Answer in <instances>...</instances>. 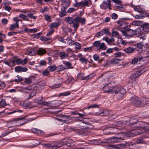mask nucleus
Segmentation results:
<instances>
[{"mask_svg": "<svg viewBox=\"0 0 149 149\" xmlns=\"http://www.w3.org/2000/svg\"><path fill=\"white\" fill-rule=\"evenodd\" d=\"M110 129L111 131L110 132V133L113 134H117L120 131V129L115 126L110 127Z\"/></svg>", "mask_w": 149, "mask_h": 149, "instance_id": "6ab92c4d", "label": "nucleus"}, {"mask_svg": "<svg viewBox=\"0 0 149 149\" xmlns=\"http://www.w3.org/2000/svg\"><path fill=\"white\" fill-rule=\"evenodd\" d=\"M103 65L104 66H108L111 65V64H110V61H109L108 60L104 61Z\"/></svg>", "mask_w": 149, "mask_h": 149, "instance_id": "603ef678", "label": "nucleus"}, {"mask_svg": "<svg viewBox=\"0 0 149 149\" xmlns=\"http://www.w3.org/2000/svg\"><path fill=\"white\" fill-rule=\"evenodd\" d=\"M46 50L43 48H40L36 51V53L38 55L42 56L46 53Z\"/></svg>", "mask_w": 149, "mask_h": 149, "instance_id": "2eb2a0df", "label": "nucleus"}, {"mask_svg": "<svg viewBox=\"0 0 149 149\" xmlns=\"http://www.w3.org/2000/svg\"><path fill=\"white\" fill-rule=\"evenodd\" d=\"M103 34L102 32L101 31L100 32H97L95 35V37L98 38L99 37L101 36H103Z\"/></svg>", "mask_w": 149, "mask_h": 149, "instance_id": "8fccbe9b", "label": "nucleus"}, {"mask_svg": "<svg viewBox=\"0 0 149 149\" xmlns=\"http://www.w3.org/2000/svg\"><path fill=\"white\" fill-rule=\"evenodd\" d=\"M88 144L91 145H97L98 143L97 141L96 140H89L88 141Z\"/></svg>", "mask_w": 149, "mask_h": 149, "instance_id": "58836bf2", "label": "nucleus"}, {"mask_svg": "<svg viewBox=\"0 0 149 149\" xmlns=\"http://www.w3.org/2000/svg\"><path fill=\"white\" fill-rule=\"evenodd\" d=\"M136 125V127L138 128L137 130H133V131H136V134H141L144 132L149 131V124L143 121H139ZM132 131V130L131 132Z\"/></svg>", "mask_w": 149, "mask_h": 149, "instance_id": "7ed1b4c3", "label": "nucleus"}, {"mask_svg": "<svg viewBox=\"0 0 149 149\" xmlns=\"http://www.w3.org/2000/svg\"><path fill=\"white\" fill-rule=\"evenodd\" d=\"M26 116H25L23 118H19L17 119H14L11 121V122L12 123L14 122H16L17 121L21 120L24 119L26 117Z\"/></svg>", "mask_w": 149, "mask_h": 149, "instance_id": "37998d69", "label": "nucleus"}, {"mask_svg": "<svg viewBox=\"0 0 149 149\" xmlns=\"http://www.w3.org/2000/svg\"><path fill=\"white\" fill-rule=\"evenodd\" d=\"M143 30L146 32H149V24H146L144 25Z\"/></svg>", "mask_w": 149, "mask_h": 149, "instance_id": "f704fd0d", "label": "nucleus"}, {"mask_svg": "<svg viewBox=\"0 0 149 149\" xmlns=\"http://www.w3.org/2000/svg\"><path fill=\"white\" fill-rule=\"evenodd\" d=\"M19 26L18 21L17 20L16 21L15 24H12L10 25V30L11 31L13 29H15L16 27L18 28Z\"/></svg>", "mask_w": 149, "mask_h": 149, "instance_id": "cd10ccee", "label": "nucleus"}, {"mask_svg": "<svg viewBox=\"0 0 149 149\" xmlns=\"http://www.w3.org/2000/svg\"><path fill=\"white\" fill-rule=\"evenodd\" d=\"M59 134L58 133L52 132L45 134L44 136L45 137H48L50 136H52L54 135H58Z\"/></svg>", "mask_w": 149, "mask_h": 149, "instance_id": "2f4dec72", "label": "nucleus"}, {"mask_svg": "<svg viewBox=\"0 0 149 149\" xmlns=\"http://www.w3.org/2000/svg\"><path fill=\"white\" fill-rule=\"evenodd\" d=\"M109 114V111L107 110H103L102 112L99 114L101 116H107Z\"/></svg>", "mask_w": 149, "mask_h": 149, "instance_id": "7c9ffc66", "label": "nucleus"}, {"mask_svg": "<svg viewBox=\"0 0 149 149\" xmlns=\"http://www.w3.org/2000/svg\"><path fill=\"white\" fill-rule=\"evenodd\" d=\"M40 104H42L43 105H47L49 106L50 105V103L48 102H42L39 103Z\"/></svg>", "mask_w": 149, "mask_h": 149, "instance_id": "0e129e2a", "label": "nucleus"}, {"mask_svg": "<svg viewBox=\"0 0 149 149\" xmlns=\"http://www.w3.org/2000/svg\"><path fill=\"white\" fill-rule=\"evenodd\" d=\"M5 87V84L3 82L0 81V89H2Z\"/></svg>", "mask_w": 149, "mask_h": 149, "instance_id": "13d9d810", "label": "nucleus"}, {"mask_svg": "<svg viewBox=\"0 0 149 149\" xmlns=\"http://www.w3.org/2000/svg\"><path fill=\"white\" fill-rule=\"evenodd\" d=\"M118 17L117 14L115 13H113L111 15L112 18L114 19H116L118 18Z\"/></svg>", "mask_w": 149, "mask_h": 149, "instance_id": "338daca9", "label": "nucleus"}, {"mask_svg": "<svg viewBox=\"0 0 149 149\" xmlns=\"http://www.w3.org/2000/svg\"><path fill=\"white\" fill-rule=\"evenodd\" d=\"M71 93L70 91H67L66 92H65L63 93H62L60 94L61 95H63L64 96H67L70 95Z\"/></svg>", "mask_w": 149, "mask_h": 149, "instance_id": "052dcab7", "label": "nucleus"}, {"mask_svg": "<svg viewBox=\"0 0 149 149\" xmlns=\"http://www.w3.org/2000/svg\"><path fill=\"white\" fill-rule=\"evenodd\" d=\"M118 146V149H124L125 148L128 147L129 145V144L126 143L125 144H121L117 145Z\"/></svg>", "mask_w": 149, "mask_h": 149, "instance_id": "b1692460", "label": "nucleus"}, {"mask_svg": "<svg viewBox=\"0 0 149 149\" xmlns=\"http://www.w3.org/2000/svg\"><path fill=\"white\" fill-rule=\"evenodd\" d=\"M75 48L79 49L81 48V45L80 43L78 42H76L75 43Z\"/></svg>", "mask_w": 149, "mask_h": 149, "instance_id": "09e8293b", "label": "nucleus"}, {"mask_svg": "<svg viewBox=\"0 0 149 149\" xmlns=\"http://www.w3.org/2000/svg\"><path fill=\"white\" fill-rule=\"evenodd\" d=\"M140 22L139 21L136 20L132 22V24L135 26L139 25L140 24Z\"/></svg>", "mask_w": 149, "mask_h": 149, "instance_id": "e2e57ef3", "label": "nucleus"}, {"mask_svg": "<svg viewBox=\"0 0 149 149\" xmlns=\"http://www.w3.org/2000/svg\"><path fill=\"white\" fill-rule=\"evenodd\" d=\"M59 56L60 57V59H63L69 57V55L68 53H65V52H62L59 53Z\"/></svg>", "mask_w": 149, "mask_h": 149, "instance_id": "412c9836", "label": "nucleus"}, {"mask_svg": "<svg viewBox=\"0 0 149 149\" xmlns=\"http://www.w3.org/2000/svg\"><path fill=\"white\" fill-rule=\"evenodd\" d=\"M112 34L113 36H118L119 35L118 32V31H113L112 33Z\"/></svg>", "mask_w": 149, "mask_h": 149, "instance_id": "680f3d73", "label": "nucleus"}, {"mask_svg": "<svg viewBox=\"0 0 149 149\" xmlns=\"http://www.w3.org/2000/svg\"><path fill=\"white\" fill-rule=\"evenodd\" d=\"M22 81V78H20L19 79H15L14 80H12L10 81V82H18Z\"/></svg>", "mask_w": 149, "mask_h": 149, "instance_id": "6e6d98bb", "label": "nucleus"}, {"mask_svg": "<svg viewBox=\"0 0 149 149\" xmlns=\"http://www.w3.org/2000/svg\"><path fill=\"white\" fill-rule=\"evenodd\" d=\"M103 40H105L109 45L114 44L113 42L114 41V39L112 37H111L110 39H109L108 37H104L103 38Z\"/></svg>", "mask_w": 149, "mask_h": 149, "instance_id": "4468645a", "label": "nucleus"}, {"mask_svg": "<svg viewBox=\"0 0 149 149\" xmlns=\"http://www.w3.org/2000/svg\"><path fill=\"white\" fill-rule=\"evenodd\" d=\"M63 63L65 65L66 69L73 68V67L72 66V64L69 61H63Z\"/></svg>", "mask_w": 149, "mask_h": 149, "instance_id": "4be33fe9", "label": "nucleus"}, {"mask_svg": "<svg viewBox=\"0 0 149 149\" xmlns=\"http://www.w3.org/2000/svg\"><path fill=\"white\" fill-rule=\"evenodd\" d=\"M46 62L45 60H41V61L40 63L39 64L40 65H46Z\"/></svg>", "mask_w": 149, "mask_h": 149, "instance_id": "69168bd1", "label": "nucleus"}, {"mask_svg": "<svg viewBox=\"0 0 149 149\" xmlns=\"http://www.w3.org/2000/svg\"><path fill=\"white\" fill-rule=\"evenodd\" d=\"M126 137V136L125 133H118L116 136L113 137L109 138V140L111 143H113L120 142L121 140H123Z\"/></svg>", "mask_w": 149, "mask_h": 149, "instance_id": "20e7f679", "label": "nucleus"}, {"mask_svg": "<svg viewBox=\"0 0 149 149\" xmlns=\"http://www.w3.org/2000/svg\"><path fill=\"white\" fill-rule=\"evenodd\" d=\"M79 60L82 63L85 62L86 64H87V63L88 60L87 59L84 57H81L80 58Z\"/></svg>", "mask_w": 149, "mask_h": 149, "instance_id": "c03bdc74", "label": "nucleus"}, {"mask_svg": "<svg viewBox=\"0 0 149 149\" xmlns=\"http://www.w3.org/2000/svg\"><path fill=\"white\" fill-rule=\"evenodd\" d=\"M40 39L41 40L45 41H47L49 40H50L52 39V38L51 37L48 38H46L45 37L42 36L40 38Z\"/></svg>", "mask_w": 149, "mask_h": 149, "instance_id": "4c0bfd02", "label": "nucleus"}, {"mask_svg": "<svg viewBox=\"0 0 149 149\" xmlns=\"http://www.w3.org/2000/svg\"><path fill=\"white\" fill-rule=\"evenodd\" d=\"M65 8H63V9L62 8L61 11L59 14V15L61 17H63L66 15V12Z\"/></svg>", "mask_w": 149, "mask_h": 149, "instance_id": "473e14b6", "label": "nucleus"}, {"mask_svg": "<svg viewBox=\"0 0 149 149\" xmlns=\"http://www.w3.org/2000/svg\"><path fill=\"white\" fill-rule=\"evenodd\" d=\"M135 48L129 47L124 49V51L127 54H130L133 53L135 49Z\"/></svg>", "mask_w": 149, "mask_h": 149, "instance_id": "aec40b11", "label": "nucleus"}, {"mask_svg": "<svg viewBox=\"0 0 149 149\" xmlns=\"http://www.w3.org/2000/svg\"><path fill=\"white\" fill-rule=\"evenodd\" d=\"M19 17L23 19L24 20L28 21H29V20L28 18L27 15H24L23 14H22L19 15Z\"/></svg>", "mask_w": 149, "mask_h": 149, "instance_id": "72a5a7b5", "label": "nucleus"}, {"mask_svg": "<svg viewBox=\"0 0 149 149\" xmlns=\"http://www.w3.org/2000/svg\"><path fill=\"white\" fill-rule=\"evenodd\" d=\"M120 61V60L118 58H114L110 60V64L111 65L118 64L119 63Z\"/></svg>", "mask_w": 149, "mask_h": 149, "instance_id": "5701e85b", "label": "nucleus"}, {"mask_svg": "<svg viewBox=\"0 0 149 149\" xmlns=\"http://www.w3.org/2000/svg\"><path fill=\"white\" fill-rule=\"evenodd\" d=\"M80 2L81 6L82 7H89L92 4L91 0H86L84 1H82Z\"/></svg>", "mask_w": 149, "mask_h": 149, "instance_id": "ddd939ff", "label": "nucleus"}, {"mask_svg": "<svg viewBox=\"0 0 149 149\" xmlns=\"http://www.w3.org/2000/svg\"><path fill=\"white\" fill-rule=\"evenodd\" d=\"M67 128L69 130V131H70L79 132L80 134L85 135V132L86 131V130L84 129L79 130L74 127H72L69 126Z\"/></svg>", "mask_w": 149, "mask_h": 149, "instance_id": "6e6552de", "label": "nucleus"}, {"mask_svg": "<svg viewBox=\"0 0 149 149\" xmlns=\"http://www.w3.org/2000/svg\"><path fill=\"white\" fill-rule=\"evenodd\" d=\"M49 8L47 7H45L44 8H41L40 10V11L41 13H43L45 11H48Z\"/></svg>", "mask_w": 149, "mask_h": 149, "instance_id": "5fc2aeb1", "label": "nucleus"}, {"mask_svg": "<svg viewBox=\"0 0 149 149\" xmlns=\"http://www.w3.org/2000/svg\"><path fill=\"white\" fill-rule=\"evenodd\" d=\"M65 37V36H64L63 37H59L58 38V40L61 42H62L63 43H65L66 41L64 40V37Z\"/></svg>", "mask_w": 149, "mask_h": 149, "instance_id": "864d4df0", "label": "nucleus"}, {"mask_svg": "<svg viewBox=\"0 0 149 149\" xmlns=\"http://www.w3.org/2000/svg\"><path fill=\"white\" fill-rule=\"evenodd\" d=\"M118 26L120 27L125 28L126 26V23L125 21L121 19L117 22Z\"/></svg>", "mask_w": 149, "mask_h": 149, "instance_id": "f3484780", "label": "nucleus"}, {"mask_svg": "<svg viewBox=\"0 0 149 149\" xmlns=\"http://www.w3.org/2000/svg\"><path fill=\"white\" fill-rule=\"evenodd\" d=\"M22 12L25 13H26V15L28 17H29L30 18H32L34 19H36V16H33V14L30 13L29 11L25 10L22 11Z\"/></svg>", "mask_w": 149, "mask_h": 149, "instance_id": "a211bd4d", "label": "nucleus"}, {"mask_svg": "<svg viewBox=\"0 0 149 149\" xmlns=\"http://www.w3.org/2000/svg\"><path fill=\"white\" fill-rule=\"evenodd\" d=\"M130 100L132 103L135 106L137 107L141 106V100L137 96L133 97Z\"/></svg>", "mask_w": 149, "mask_h": 149, "instance_id": "0eeeda50", "label": "nucleus"}, {"mask_svg": "<svg viewBox=\"0 0 149 149\" xmlns=\"http://www.w3.org/2000/svg\"><path fill=\"white\" fill-rule=\"evenodd\" d=\"M109 5L107 3V1H103L102 3L100 5V7L102 9H105L108 7Z\"/></svg>", "mask_w": 149, "mask_h": 149, "instance_id": "c85d7f7f", "label": "nucleus"}, {"mask_svg": "<svg viewBox=\"0 0 149 149\" xmlns=\"http://www.w3.org/2000/svg\"><path fill=\"white\" fill-rule=\"evenodd\" d=\"M42 33L41 32L35 34L34 35V37L36 38H38L42 34Z\"/></svg>", "mask_w": 149, "mask_h": 149, "instance_id": "4d7b16f0", "label": "nucleus"}, {"mask_svg": "<svg viewBox=\"0 0 149 149\" xmlns=\"http://www.w3.org/2000/svg\"><path fill=\"white\" fill-rule=\"evenodd\" d=\"M15 71L17 72H21V66H16L15 68Z\"/></svg>", "mask_w": 149, "mask_h": 149, "instance_id": "de8ad7c7", "label": "nucleus"}, {"mask_svg": "<svg viewBox=\"0 0 149 149\" xmlns=\"http://www.w3.org/2000/svg\"><path fill=\"white\" fill-rule=\"evenodd\" d=\"M118 146L117 145H109L107 146L108 149H118Z\"/></svg>", "mask_w": 149, "mask_h": 149, "instance_id": "c9c22d12", "label": "nucleus"}, {"mask_svg": "<svg viewBox=\"0 0 149 149\" xmlns=\"http://www.w3.org/2000/svg\"><path fill=\"white\" fill-rule=\"evenodd\" d=\"M111 84V83H109L105 85L103 87V88L104 89L107 88H109L108 90L105 91L104 93H114L115 94L119 93V94H120L121 97H122L123 95L126 92L125 90L122 87L117 85L111 87L110 88L108 87V85Z\"/></svg>", "mask_w": 149, "mask_h": 149, "instance_id": "f03ea898", "label": "nucleus"}, {"mask_svg": "<svg viewBox=\"0 0 149 149\" xmlns=\"http://www.w3.org/2000/svg\"><path fill=\"white\" fill-rule=\"evenodd\" d=\"M49 70L51 72L54 71L56 69V67L55 65L50 66L48 67Z\"/></svg>", "mask_w": 149, "mask_h": 149, "instance_id": "ea45409f", "label": "nucleus"}, {"mask_svg": "<svg viewBox=\"0 0 149 149\" xmlns=\"http://www.w3.org/2000/svg\"><path fill=\"white\" fill-rule=\"evenodd\" d=\"M26 54L27 55L32 56L36 54V51L35 48H31L26 50Z\"/></svg>", "mask_w": 149, "mask_h": 149, "instance_id": "f8f14e48", "label": "nucleus"}, {"mask_svg": "<svg viewBox=\"0 0 149 149\" xmlns=\"http://www.w3.org/2000/svg\"><path fill=\"white\" fill-rule=\"evenodd\" d=\"M59 24L57 22H54L52 23L51 26V27L57 28L59 26Z\"/></svg>", "mask_w": 149, "mask_h": 149, "instance_id": "49530a36", "label": "nucleus"}, {"mask_svg": "<svg viewBox=\"0 0 149 149\" xmlns=\"http://www.w3.org/2000/svg\"><path fill=\"white\" fill-rule=\"evenodd\" d=\"M141 102V106H143L145 105L148 103V99L146 98L143 97L140 100Z\"/></svg>", "mask_w": 149, "mask_h": 149, "instance_id": "a878e982", "label": "nucleus"}, {"mask_svg": "<svg viewBox=\"0 0 149 149\" xmlns=\"http://www.w3.org/2000/svg\"><path fill=\"white\" fill-rule=\"evenodd\" d=\"M121 31L125 36L130 37L136 34V31L131 29H126L125 31Z\"/></svg>", "mask_w": 149, "mask_h": 149, "instance_id": "423d86ee", "label": "nucleus"}, {"mask_svg": "<svg viewBox=\"0 0 149 149\" xmlns=\"http://www.w3.org/2000/svg\"><path fill=\"white\" fill-rule=\"evenodd\" d=\"M31 131L33 132L38 134H43L44 133V131L35 128H32Z\"/></svg>", "mask_w": 149, "mask_h": 149, "instance_id": "393cba45", "label": "nucleus"}, {"mask_svg": "<svg viewBox=\"0 0 149 149\" xmlns=\"http://www.w3.org/2000/svg\"><path fill=\"white\" fill-rule=\"evenodd\" d=\"M45 18L48 22H51V21L50 20L51 19V17L50 16L48 15H45Z\"/></svg>", "mask_w": 149, "mask_h": 149, "instance_id": "3c124183", "label": "nucleus"}, {"mask_svg": "<svg viewBox=\"0 0 149 149\" xmlns=\"http://www.w3.org/2000/svg\"><path fill=\"white\" fill-rule=\"evenodd\" d=\"M66 21L70 24H72V27L74 28V30H77L79 26V23L81 25L85 24L86 19L84 17H81L80 15H74L71 17H69L65 18Z\"/></svg>", "mask_w": 149, "mask_h": 149, "instance_id": "f257e3e1", "label": "nucleus"}, {"mask_svg": "<svg viewBox=\"0 0 149 149\" xmlns=\"http://www.w3.org/2000/svg\"><path fill=\"white\" fill-rule=\"evenodd\" d=\"M93 45L94 47L100 50H104L107 47L104 43H101L99 40L95 41Z\"/></svg>", "mask_w": 149, "mask_h": 149, "instance_id": "39448f33", "label": "nucleus"}, {"mask_svg": "<svg viewBox=\"0 0 149 149\" xmlns=\"http://www.w3.org/2000/svg\"><path fill=\"white\" fill-rule=\"evenodd\" d=\"M67 80L68 81H69V82L70 83H72L74 81V79L72 77H69L68 78Z\"/></svg>", "mask_w": 149, "mask_h": 149, "instance_id": "774afa93", "label": "nucleus"}, {"mask_svg": "<svg viewBox=\"0 0 149 149\" xmlns=\"http://www.w3.org/2000/svg\"><path fill=\"white\" fill-rule=\"evenodd\" d=\"M109 29L108 28H104L102 30L103 35L106 34L109 36H111V33L109 32Z\"/></svg>", "mask_w": 149, "mask_h": 149, "instance_id": "c756f323", "label": "nucleus"}, {"mask_svg": "<svg viewBox=\"0 0 149 149\" xmlns=\"http://www.w3.org/2000/svg\"><path fill=\"white\" fill-rule=\"evenodd\" d=\"M93 58L95 61H97L100 58V57L96 54H94L93 56Z\"/></svg>", "mask_w": 149, "mask_h": 149, "instance_id": "bf43d9fd", "label": "nucleus"}, {"mask_svg": "<svg viewBox=\"0 0 149 149\" xmlns=\"http://www.w3.org/2000/svg\"><path fill=\"white\" fill-rule=\"evenodd\" d=\"M63 146V144L62 142H53L51 149H57L60 148Z\"/></svg>", "mask_w": 149, "mask_h": 149, "instance_id": "1a4fd4ad", "label": "nucleus"}, {"mask_svg": "<svg viewBox=\"0 0 149 149\" xmlns=\"http://www.w3.org/2000/svg\"><path fill=\"white\" fill-rule=\"evenodd\" d=\"M138 61V58L134 57L132 59V64H135L137 63Z\"/></svg>", "mask_w": 149, "mask_h": 149, "instance_id": "a18cd8bd", "label": "nucleus"}, {"mask_svg": "<svg viewBox=\"0 0 149 149\" xmlns=\"http://www.w3.org/2000/svg\"><path fill=\"white\" fill-rule=\"evenodd\" d=\"M135 46L136 47V48L139 50V49H142L144 46V45L142 43H139L136 44Z\"/></svg>", "mask_w": 149, "mask_h": 149, "instance_id": "e433bc0d", "label": "nucleus"}, {"mask_svg": "<svg viewBox=\"0 0 149 149\" xmlns=\"http://www.w3.org/2000/svg\"><path fill=\"white\" fill-rule=\"evenodd\" d=\"M6 106V102L4 99H2L0 101V107H4Z\"/></svg>", "mask_w": 149, "mask_h": 149, "instance_id": "a19ab883", "label": "nucleus"}, {"mask_svg": "<svg viewBox=\"0 0 149 149\" xmlns=\"http://www.w3.org/2000/svg\"><path fill=\"white\" fill-rule=\"evenodd\" d=\"M36 78V76L31 75L28 78H25L24 81L26 84H31L32 81L35 80Z\"/></svg>", "mask_w": 149, "mask_h": 149, "instance_id": "9b49d317", "label": "nucleus"}, {"mask_svg": "<svg viewBox=\"0 0 149 149\" xmlns=\"http://www.w3.org/2000/svg\"><path fill=\"white\" fill-rule=\"evenodd\" d=\"M127 119L129 120V123L130 125H134V127L137 130L138 128L136 126V124L138 123L139 122H137L138 120L137 118L134 117H131L130 118L129 117H127Z\"/></svg>", "mask_w": 149, "mask_h": 149, "instance_id": "9d476101", "label": "nucleus"}, {"mask_svg": "<svg viewBox=\"0 0 149 149\" xmlns=\"http://www.w3.org/2000/svg\"><path fill=\"white\" fill-rule=\"evenodd\" d=\"M62 3V7L64 8H66L68 7L70 4V0H61Z\"/></svg>", "mask_w": 149, "mask_h": 149, "instance_id": "dca6fc26", "label": "nucleus"}, {"mask_svg": "<svg viewBox=\"0 0 149 149\" xmlns=\"http://www.w3.org/2000/svg\"><path fill=\"white\" fill-rule=\"evenodd\" d=\"M111 1H112L114 3L118 4V5H120V6L121 5V1L120 0H107V3L109 5V6L111 5Z\"/></svg>", "mask_w": 149, "mask_h": 149, "instance_id": "bb28decb", "label": "nucleus"}, {"mask_svg": "<svg viewBox=\"0 0 149 149\" xmlns=\"http://www.w3.org/2000/svg\"><path fill=\"white\" fill-rule=\"evenodd\" d=\"M58 69L59 71H61L66 69L65 66L61 65L58 67Z\"/></svg>", "mask_w": 149, "mask_h": 149, "instance_id": "79ce46f5", "label": "nucleus"}]
</instances>
